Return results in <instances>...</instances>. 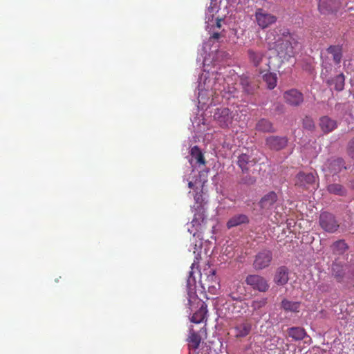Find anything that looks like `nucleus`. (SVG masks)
<instances>
[{"label":"nucleus","mask_w":354,"mask_h":354,"mask_svg":"<svg viewBox=\"0 0 354 354\" xmlns=\"http://www.w3.org/2000/svg\"><path fill=\"white\" fill-rule=\"evenodd\" d=\"M298 45L297 36L288 31L283 33V36L279 38L274 45L278 57L282 60H288L294 56L295 49Z\"/></svg>","instance_id":"nucleus-1"},{"label":"nucleus","mask_w":354,"mask_h":354,"mask_svg":"<svg viewBox=\"0 0 354 354\" xmlns=\"http://www.w3.org/2000/svg\"><path fill=\"white\" fill-rule=\"evenodd\" d=\"M247 54L250 62L258 69L260 73L263 74V71L271 69L269 58L266 57L265 50L253 47L248 50Z\"/></svg>","instance_id":"nucleus-2"},{"label":"nucleus","mask_w":354,"mask_h":354,"mask_svg":"<svg viewBox=\"0 0 354 354\" xmlns=\"http://www.w3.org/2000/svg\"><path fill=\"white\" fill-rule=\"evenodd\" d=\"M319 224L320 227L326 232L335 234L339 232L340 224L336 216L328 212H324L319 214Z\"/></svg>","instance_id":"nucleus-3"},{"label":"nucleus","mask_w":354,"mask_h":354,"mask_svg":"<svg viewBox=\"0 0 354 354\" xmlns=\"http://www.w3.org/2000/svg\"><path fill=\"white\" fill-rule=\"evenodd\" d=\"M344 169H346V167L345 161L342 158H330L323 167V171L328 176L337 175Z\"/></svg>","instance_id":"nucleus-4"},{"label":"nucleus","mask_w":354,"mask_h":354,"mask_svg":"<svg viewBox=\"0 0 354 354\" xmlns=\"http://www.w3.org/2000/svg\"><path fill=\"white\" fill-rule=\"evenodd\" d=\"M272 260V252L267 249L262 250L255 255L253 268L256 270L265 269L270 265Z\"/></svg>","instance_id":"nucleus-5"},{"label":"nucleus","mask_w":354,"mask_h":354,"mask_svg":"<svg viewBox=\"0 0 354 354\" xmlns=\"http://www.w3.org/2000/svg\"><path fill=\"white\" fill-rule=\"evenodd\" d=\"M245 283L254 290L265 292L269 289L268 281L259 274H249L245 278Z\"/></svg>","instance_id":"nucleus-6"},{"label":"nucleus","mask_w":354,"mask_h":354,"mask_svg":"<svg viewBox=\"0 0 354 354\" xmlns=\"http://www.w3.org/2000/svg\"><path fill=\"white\" fill-rule=\"evenodd\" d=\"M255 19L257 24L262 29L266 28L277 21V17L268 13L263 8H257L255 11Z\"/></svg>","instance_id":"nucleus-7"},{"label":"nucleus","mask_w":354,"mask_h":354,"mask_svg":"<svg viewBox=\"0 0 354 354\" xmlns=\"http://www.w3.org/2000/svg\"><path fill=\"white\" fill-rule=\"evenodd\" d=\"M214 118L221 127L225 128L232 123L234 115L228 108H218L214 114Z\"/></svg>","instance_id":"nucleus-8"},{"label":"nucleus","mask_w":354,"mask_h":354,"mask_svg":"<svg viewBox=\"0 0 354 354\" xmlns=\"http://www.w3.org/2000/svg\"><path fill=\"white\" fill-rule=\"evenodd\" d=\"M283 99L286 104L291 106H299L304 102V95L299 90L292 88L283 93Z\"/></svg>","instance_id":"nucleus-9"},{"label":"nucleus","mask_w":354,"mask_h":354,"mask_svg":"<svg viewBox=\"0 0 354 354\" xmlns=\"http://www.w3.org/2000/svg\"><path fill=\"white\" fill-rule=\"evenodd\" d=\"M316 178L317 176L313 173L301 171L295 177V185L304 189H308L310 186L315 183Z\"/></svg>","instance_id":"nucleus-10"},{"label":"nucleus","mask_w":354,"mask_h":354,"mask_svg":"<svg viewBox=\"0 0 354 354\" xmlns=\"http://www.w3.org/2000/svg\"><path fill=\"white\" fill-rule=\"evenodd\" d=\"M278 196L274 192H270L265 194L259 201V205L263 213L271 210L276 202Z\"/></svg>","instance_id":"nucleus-11"},{"label":"nucleus","mask_w":354,"mask_h":354,"mask_svg":"<svg viewBox=\"0 0 354 354\" xmlns=\"http://www.w3.org/2000/svg\"><path fill=\"white\" fill-rule=\"evenodd\" d=\"M288 144V139L285 136H268L266 139V146L271 150L279 151L284 149Z\"/></svg>","instance_id":"nucleus-12"},{"label":"nucleus","mask_w":354,"mask_h":354,"mask_svg":"<svg viewBox=\"0 0 354 354\" xmlns=\"http://www.w3.org/2000/svg\"><path fill=\"white\" fill-rule=\"evenodd\" d=\"M246 295V289L241 281H234L230 287L229 297L234 301H241Z\"/></svg>","instance_id":"nucleus-13"},{"label":"nucleus","mask_w":354,"mask_h":354,"mask_svg":"<svg viewBox=\"0 0 354 354\" xmlns=\"http://www.w3.org/2000/svg\"><path fill=\"white\" fill-rule=\"evenodd\" d=\"M339 6V0H319L318 3V9L324 15L336 11Z\"/></svg>","instance_id":"nucleus-14"},{"label":"nucleus","mask_w":354,"mask_h":354,"mask_svg":"<svg viewBox=\"0 0 354 354\" xmlns=\"http://www.w3.org/2000/svg\"><path fill=\"white\" fill-rule=\"evenodd\" d=\"M256 164V161L251 156L241 153L238 156L237 165L243 173H247L250 168Z\"/></svg>","instance_id":"nucleus-15"},{"label":"nucleus","mask_w":354,"mask_h":354,"mask_svg":"<svg viewBox=\"0 0 354 354\" xmlns=\"http://www.w3.org/2000/svg\"><path fill=\"white\" fill-rule=\"evenodd\" d=\"M203 277V274H201V283L204 289L207 288L210 291L211 288H216V285L218 284V280L214 270H210L209 274L208 275L205 274V278L204 279Z\"/></svg>","instance_id":"nucleus-16"},{"label":"nucleus","mask_w":354,"mask_h":354,"mask_svg":"<svg viewBox=\"0 0 354 354\" xmlns=\"http://www.w3.org/2000/svg\"><path fill=\"white\" fill-rule=\"evenodd\" d=\"M289 270L286 266L279 267L274 277V281L278 286H283L286 284L289 280Z\"/></svg>","instance_id":"nucleus-17"},{"label":"nucleus","mask_w":354,"mask_h":354,"mask_svg":"<svg viewBox=\"0 0 354 354\" xmlns=\"http://www.w3.org/2000/svg\"><path fill=\"white\" fill-rule=\"evenodd\" d=\"M319 125L324 133H328L337 127V121L328 116H322L319 118Z\"/></svg>","instance_id":"nucleus-18"},{"label":"nucleus","mask_w":354,"mask_h":354,"mask_svg":"<svg viewBox=\"0 0 354 354\" xmlns=\"http://www.w3.org/2000/svg\"><path fill=\"white\" fill-rule=\"evenodd\" d=\"M234 329L236 338L245 337L250 334L252 330V323L249 321H244L235 326Z\"/></svg>","instance_id":"nucleus-19"},{"label":"nucleus","mask_w":354,"mask_h":354,"mask_svg":"<svg viewBox=\"0 0 354 354\" xmlns=\"http://www.w3.org/2000/svg\"><path fill=\"white\" fill-rule=\"evenodd\" d=\"M250 220L247 215L243 214H236L231 217L226 223L228 229L237 227L242 224H248Z\"/></svg>","instance_id":"nucleus-20"},{"label":"nucleus","mask_w":354,"mask_h":354,"mask_svg":"<svg viewBox=\"0 0 354 354\" xmlns=\"http://www.w3.org/2000/svg\"><path fill=\"white\" fill-rule=\"evenodd\" d=\"M330 248L333 254L339 256L344 254L348 250L349 246L345 240L339 239L333 242Z\"/></svg>","instance_id":"nucleus-21"},{"label":"nucleus","mask_w":354,"mask_h":354,"mask_svg":"<svg viewBox=\"0 0 354 354\" xmlns=\"http://www.w3.org/2000/svg\"><path fill=\"white\" fill-rule=\"evenodd\" d=\"M201 306L199 309L194 313L191 318V322L195 324H199L203 322L207 313V305L204 302H201Z\"/></svg>","instance_id":"nucleus-22"},{"label":"nucleus","mask_w":354,"mask_h":354,"mask_svg":"<svg viewBox=\"0 0 354 354\" xmlns=\"http://www.w3.org/2000/svg\"><path fill=\"white\" fill-rule=\"evenodd\" d=\"M256 129L264 133H273L275 131L272 123L265 118L261 119L257 122Z\"/></svg>","instance_id":"nucleus-23"},{"label":"nucleus","mask_w":354,"mask_h":354,"mask_svg":"<svg viewBox=\"0 0 354 354\" xmlns=\"http://www.w3.org/2000/svg\"><path fill=\"white\" fill-rule=\"evenodd\" d=\"M326 190L331 194L345 196L347 194V190L344 186L339 183H331L327 185Z\"/></svg>","instance_id":"nucleus-24"},{"label":"nucleus","mask_w":354,"mask_h":354,"mask_svg":"<svg viewBox=\"0 0 354 354\" xmlns=\"http://www.w3.org/2000/svg\"><path fill=\"white\" fill-rule=\"evenodd\" d=\"M327 52L332 55L334 62L339 64L342 58V46L340 45L330 46Z\"/></svg>","instance_id":"nucleus-25"},{"label":"nucleus","mask_w":354,"mask_h":354,"mask_svg":"<svg viewBox=\"0 0 354 354\" xmlns=\"http://www.w3.org/2000/svg\"><path fill=\"white\" fill-rule=\"evenodd\" d=\"M333 275L338 281H342L345 276L344 266L342 263L333 262L331 266Z\"/></svg>","instance_id":"nucleus-26"},{"label":"nucleus","mask_w":354,"mask_h":354,"mask_svg":"<svg viewBox=\"0 0 354 354\" xmlns=\"http://www.w3.org/2000/svg\"><path fill=\"white\" fill-rule=\"evenodd\" d=\"M189 347L192 349H196L199 347L201 342V336L192 328L189 329V335L187 338Z\"/></svg>","instance_id":"nucleus-27"},{"label":"nucleus","mask_w":354,"mask_h":354,"mask_svg":"<svg viewBox=\"0 0 354 354\" xmlns=\"http://www.w3.org/2000/svg\"><path fill=\"white\" fill-rule=\"evenodd\" d=\"M265 72L266 73L263 74L262 78L263 81L266 83L267 87L269 89H273L277 86V74L274 73H271L270 72V71H266Z\"/></svg>","instance_id":"nucleus-28"},{"label":"nucleus","mask_w":354,"mask_h":354,"mask_svg":"<svg viewBox=\"0 0 354 354\" xmlns=\"http://www.w3.org/2000/svg\"><path fill=\"white\" fill-rule=\"evenodd\" d=\"M288 334L289 337L295 341L302 340L306 335L305 330L301 327H292L288 328Z\"/></svg>","instance_id":"nucleus-29"},{"label":"nucleus","mask_w":354,"mask_h":354,"mask_svg":"<svg viewBox=\"0 0 354 354\" xmlns=\"http://www.w3.org/2000/svg\"><path fill=\"white\" fill-rule=\"evenodd\" d=\"M281 308L286 312L297 313L299 311L300 302L284 299L281 301Z\"/></svg>","instance_id":"nucleus-30"},{"label":"nucleus","mask_w":354,"mask_h":354,"mask_svg":"<svg viewBox=\"0 0 354 354\" xmlns=\"http://www.w3.org/2000/svg\"><path fill=\"white\" fill-rule=\"evenodd\" d=\"M344 82H345L344 75L342 73H341V74L335 76L330 81H328V84L330 85H334V88L336 91H341L344 89Z\"/></svg>","instance_id":"nucleus-31"},{"label":"nucleus","mask_w":354,"mask_h":354,"mask_svg":"<svg viewBox=\"0 0 354 354\" xmlns=\"http://www.w3.org/2000/svg\"><path fill=\"white\" fill-rule=\"evenodd\" d=\"M190 154L199 165H205L206 161L204 156L198 146H194L191 149Z\"/></svg>","instance_id":"nucleus-32"},{"label":"nucleus","mask_w":354,"mask_h":354,"mask_svg":"<svg viewBox=\"0 0 354 354\" xmlns=\"http://www.w3.org/2000/svg\"><path fill=\"white\" fill-rule=\"evenodd\" d=\"M241 85L247 94H253L256 90L255 86L250 84V80L247 77H241Z\"/></svg>","instance_id":"nucleus-33"},{"label":"nucleus","mask_w":354,"mask_h":354,"mask_svg":"<svg viewBox=\"0 0 354 354\" xmlns=\"http://www.w3.org/2000/svg\"><path fill=\"white\" fill-rule=\"evenodd\" d=\"M268 303L267 298H260L254 299L252 301L251 308L253 311H257L263 308Z\"/></svg>","instance_id":"nucleus-34"},{"label":"nucleus","mask_w":354,"mask_h":354,"mask_svg":"<svg viewBox=\"0 0 354 354\" xmlns=\"http://www.w3.org/2000/svg\"><path fill=\"white\" fill-rule=\"evenodd\" d=\"M303 127L307 130L313 131L314 130L315 126V122L312 118L309 116H306L303 119Z\"/></svg>","instance_id":"nucleus-35"},{"label":"nucleus","mask_w":354,"mask_h":354,"mask_svg":"<svg viewBox=\"0 0 354 354\" xmlns=\"http://www.w3.org/2000/svg\"><path fill=\"white\" fill-rule=\"evenodd\" d=\"M348 152L349 156L354 159V140H352L348 144Z\"/></svg>","instance_id":"nucleus-36"},{"label":"nucleus","mask_w":354,"mask_h":354,"mask_svg":"<svg viewBox=\"0 0 354 354\" xmlns=\"http://www.w3.org/2000/svg\"><path fill=\"white\" fill-rule=\"evenodd\" d=\"M222 91H225V93H228L230 96L234 97L236 93V88L234 86L228 87V90L226 91L225 88H224Z\"/></svg>","instance_id":"nucleus-37"},{"label":"nucleus","mask_w":354,"mask_h":354,"mask_svg":"<svg viewBox=\"0 0 354 354\" xmlns=\"http://www.w3.org/2000/svg\"><path fill=\"white\" fill-rule=\"evenodd\" d=\"M194 200L196 201V203H201V201H202V195L201 194H196L194 196Z\"/></svg>","instance_id":"nucleus-38"},{"label":"nucleus","mask_w":354,"mask_h":354,"mask_svg":"<svg viewBox=\"0 0 354 354\" xmlns=\"http://www.w3.org/2000/svg\"><path fill=\"white\" fill-rule=\"evenodd\" d=\"M219 37H220V33H218V32H214L211 37V38H213L215 39H218Z\"/></svg>","instance_id":"nucleus-39"},{"label":"nucleus","mask_w":354,"mask_h":354,"mask_svg":"<svg viewBox=\"0 0 354 354\" xmlns=\"http://www.w3.org/2000/svg\"><path fill=\"white\" fill-rule=\"evenodd\" d=\"M216 27L220 28L221 27V19H216Z\"/></svg>","instance_id":"nucleus-40"},{"label":"nucleus","mask_w":354,"mask_h":354,"mask_svg":"<svg viewBox=\"0 0 354 354\" xmlns=\"http://www.w3.org/2000/svg\"><path fill=\"white\" fill-rule=\"evenodd\" d=\"M192 299H194L195 300L198 299L197 298H196V297H192L191 296H189V297L188 299V305L189 306H191Z\"/></svg>","instance_id":"nucleus-41"},{"label":"nucleus","mask_w":354,"mask_h":354,"mask_svg":"<svg viewBox=\"0 0 354 354\" xmlns=\"http://www.w3.org/2000/svg\"><path fill=\"white\" fill-rule=\"evenodd\" d=\"M192 276V271H190V272H189V279H188V283H190V281H191Z\"/></svg>","instance_id":"nucleus-42"},{"label":"nucleus","mask_w":354,"mask_h":354,"mask_svg":"<svg viewBox=\"0 0 354 354\" xmlns=\"http://www.w3.org/2000/svg\"><path fill=\"white\" fill-rule=\"evenodd\" d=\"M188 187H189V188H193V187H194V183H193L192 182H191V181H190V182H189V183H188Z\"/></svg>","instance_id":"nucleus-43"},{"label":"nucleus","mask_w":354,"mask_h":354,"mask_svg":"<svg viewBox=\"0 0 354 354\" xmlns=\"http://www.w3.org/2000/svg\"><path fill=\"white\" fill-rule=\"evenodd\" d=\"M196 218H194V219H193V221H192V222H195V221H196Z\"/></svg>","instance_id":"nucleus-44"}]
</instances>
